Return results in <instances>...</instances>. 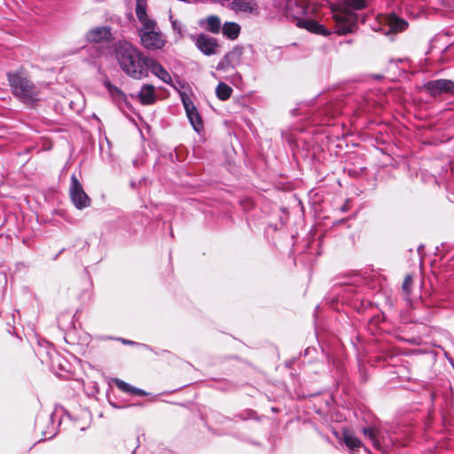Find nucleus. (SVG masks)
<instances>
[{"label": "nucleus", "instance_id": "obj_1", "mask_svg": "<svg viewBox=\"0 0 454 454\" xmlns=\"http://www.w3.org/2000/svg\"><path fill=\"white\" fill-rule=\"evenodd\" d=\"M115 58L121 69L129 77L141 80L148 76L146 57L137 47L127 41L118 42L115 46Z\"/></svg>", "mask_w": 454, "mask_h": 454}, {"label": "nucleus", "instance_id": "obj_2", "mask_svg": "<svg viewBox=\"0 0 454 454\" xmlns=\"http://www.w3.org/2000/svg\"><path fill=\"white\" fill-rule=\"evenodd\" d=\"M7 78L14 97L27 105L39 100L40 89L22 73H8Z\"/></svg>", "mask_w": 454, "mask_h": 454}, {"label": "nucleus", "instance_id": "obj_3", "mask_svg": "<svg viewBox=\"0 0 454 454\" xmlns=\"http://www.w3.org/2000/svg\"><path fill=\"white\" fill-rule=\"evenodd\" d=\"M288 11L296 21L298 27L305 28L317 35H330V31L314 20V9L310 5L302 2H295L294 4H289Z\"/></svg>", "mask_w": 454, "mask_h": 454}, {"label": "nucleus", "instance_id": "obj_4", "mask_svg": "<svg viewBox=\"0 0 454 454\" xmlns=\"http://www.w3.org/2000/svg\"><path fill=\"white\" fill-rule=\"evenodd\" d=\"M138 35L141 44L146 50H161L167 43L166 36L157 25L150 26V28H147L146 26L141 27L138 29Z\"/></svg>", "mask_w": 454, "mask_h": 454}, {"label": "nucleus", "instance_id": "obj_5", "mask_svg": "<svg viewBox=\"0 0 454 454\" xmlns=\"http://www.w3.org/2000/svg\"><path fill=\"white\" fill-rule=\"evenodd\" d=\"M70 199L77 209H83L90 206L91 200L84 192L83 187L77 176L73 174L69 187Z\"/></svg>", "mask_w": 454, "mask_h": 454}, {"label": "nucleus", "instance_id": "obj_6", "mask_svg": "<svg viewBox=\"0 0 454 454\" xmlns=\"http://www.w3.org/2000/svg\"><path fill=\"white\" fill-rule=\"evenodd\" d=\"M244 53V47L235 45L230 51H228L223 58L218 62L216 69L219 71L234 70L242 62V56Z\"/></svg>", "mask_w": 454, "mask_h": 454}, {"label": "nucleus", "instance_id": "obj_7", "mask_svg": "<svg viewBox=\"0 0 454 454\" xmlns=\"http://www.w3.org/2000/svg\"><path fill=\"white\" fill-rule=\"evenodd\" d=\"M424 88L434 98L442 94L454 95V82L449 79L429 81L424 84Z\"/></svg>", "mask_w": 454, "mask_h": 454}, {"label": "nucleus", "instance_id": "obj_8", "mask_svg": "<svg viewBox=\"0 0 454 454\" xmlns=\"http://www.w3.org/2000/svg\"><path fill=\"white\" fill-rule=\"evenodd\" d=\"M196 47L206 56H212L218 52L220 47L216 38L200 33L192 36Z\"/></svg>", "mask_w": 454, "mask_h": 454}, {"label": "nucleus", "instance_id": "obj_9", "mask_svg": "<svg viewBox=\"0 0 454 454\" xmlns=\"http://www.w3.org/2000/svg\"><path fill=\"white\" fill-rule=\"evenodd\" d=\"M229 10L235 13L259 15L260 8L257 0H230Z\"/></svg>", "mask_w": 454, "mask_h": 454}, {"label": "nucleus", "instance_id": "obj_10", "mask_svg": "<svg viewBox=\"0 0 454 454\" xmlns=\"http://www.w3.org/2000/svg\"><path fill=\"white\" fill-rule=\"evenodd\" d=\"M335 33L339 35H346L352 33L356 27V20L352 15L348 13L334 14Z\"/></svg>", "mask_w": 454, "mask_h": 454}, {"label": "nucleus", "instance_id": "obj_11", "mask_svg": "<svg viewBox=\"0 0 454 454\" xmlns=\"http://www.w3.org/2000/svg\"><path fill=\"white\" fill-rule=\"evenodd\" d=\"M361 281L358 278H348L347 281L339 283L341 290L338 294L341 296L342 300L347 301L352 300L353 297L359 294L360 287L357 283Z\"/></svg>", "mask_w": 454, "mask_h": 454}, {"label": "nucleus", "instance_id": "obj_12", "mask_svg": "<svg viewBox=\"0 0 454 454\" xmlns=\"http://www.w3.org/2000/svg\"><path fill=\"white\" fill-rule=\"evenodd\" d=\"M112 33L110 27H96L89 30L86 39L90 43L107 42L111 39Z\"/></svg>", "mask_w": 454, "mask_h": 454}, {"label": "nucleus", "instance_id": "obj_13", "mask_svg": "<svg viewBox=\"0 0 454 454\" xmlns=\"http://www.w3.org/2000/svg\"><path fill=\"white\" fill-rule=\"evenodd\" d=\"M148 72L151 71L153 74L161 80L167 84L172 83V78L167 69L157 60L153 58L147 59Z\"/></svg>", "mask_w": 454, "mask_h": 454}, {"label": "nucleus", "instance_id": "obj_14", "mask_svg": "<svg viewBox=\"0 0 454 454\" xmlns=\"http://www.w3.org/2000/svg\"><path fill=\"white\" fill-rule=\"evenodd\" d=\"M198 25L204 30L217 35L221 32L222 21L217 15H209L204 19H200L198 21Z\"/></svg>", "mask_w": 454, "mask_h": 454}, {"label": "nucleus", "instance_id": "obj_15", "mask_svg": "<svg viewBox=\"0 0 454 454\" xmlns=\"http://www.w3.org/2000/svg\"><path fill=\"white\" fill-rule=\"evenodd\" d=\"M136 15L142 27L146 26L150 28V26H156V21L150 19L147 15V5L145 0H137L136 4Z\"/></svg>", "mask_w": 454, "mask_h": 454}, {"label": "nucleus", "instance_id": "obj_16", "mask_svg": "<svg viewBox=\"0 0 454 454\" xmlns=\"http://www.w3.org/2000/svg\"><path fill=\"white\" fill-rule=\"evenodd\" d=\"M137 98L142 105L146 106L153 104L157 99L154 86L148 83L144 84L137 93Z\"/></svg>", "mask_w": 454, "mask_h": 454}, {"label": "nucleus", "instance_id": "obj_17", "mask_svg": "<svg viewBox=\"0 0 454 454\" xmlns=\"http://www.w3.org/2000/svg\"><path fill=\"white\" fill-rule=\"evenodd\" d=\"M342 435L344 444L349 449L352 454H356L362 446L361 441L347 429L343 430Z\"/></svg>", "mask_w": 454, "mask_h": 454}, {"label": "nucleus", "instance_id": "obj_18", "mask_svg": "<svg viewBox=\"0 0 454 454\" xmlns=\"http://www.w3.org/2000/svg\"><path fill=\"white\" fill-rule=\"evenodd\" d=\"M240 26L233 21L225 22L223 25H222L221 28L223 36L229 40L237 39L240 34Z\"/></svg>", "mask_w": 454, "mask_h": 454}, {"label": "nucleus", "instance_id": "obj_19", "mask_svg": "<svg viewBox=\"0 0 454 454\" xmlns=\"http://www.w3.org/2000/svg\"><path fill=\"white\" fill-rule=\"evenodd\" d=\"M113 382L115 384V386L121 390L124 393H130L134 395H137L139 396H146L149 394L145 392L144 389L136 387L131 386L130 384L123 381L122 380H120L118 378L113 379Z\"/></svg>", "mask_w": 454, "mask_h": 454}, {"label": "nucleus", "instance_id": "obj_20", "mask_svg": "<svg viewBox=\"0 0 454 454\" xmlns=\"http://www.w3.org/2000/svg\"><path fill=\"white\" fill-rule=\"evenodd\" d=\"M103 84L115 101L123 102L126 106L129 105L126 95L118 87L112 84L109 79L104 80Z\"/></svg>", "mask_w": 454, "mask_h": 454}, {"label": "nucleus", "instance_id": "obj_21", "mask_svg": "<svg viewBox=\"0 0 454 454\" xmlns=\"http://www.w3.org/2000/svg\"><path fill=\"white\" fill-rule=\"evenodd\" d=\"M387 24L389 29L395 33L404 31L408 27V22L395 13L387 17Z\"/></svg>", "mask_w": 454, "mask_h": 454}, {"label": "nucleus", "instance_id": "obj_22", "mask_svg": "<svg viewBox=\"0 0 454 454\" xmlns=\"http://www.w3.org/2000/svg\"><path fill=\"white\" fill-rule=\"evenodd\" d=\"M186 115L196 132L200 133L201 130H203V121L196 107L186 112Z\"/></svg>", "mask_w": 454, "mask_h": 454}, {"label": "nucleus", "instance_id": "obj_23", "mask_svg": "<svg viewBox=\"0 0 454 454\" xmlns=\"http://www.w3.org/2000/svg\"><path fill=\"white\" fill-rule=\"evenodd\" d=\"M232 91L233 90L228 84L219 82L215 89V95L218 99L225 101L231 98Z\"/></svg>", "mask_w": 454, "mask_h": 454}, {"label": "nucleus", "instance_id": "obj_24", "mask_svg": "<svg viewBox=\"0 0 454 454\" xmlns=\"http://www.w3.org/2000/svg\"><path fill=\"white\" fill-rule=\"evenodd\" d=\"M363 433L372 442L375 448L380 449V430L372 427H364Z\"/></svg>", "mask_w": 454, "mask_h": 454}, {"label": "nucleus", "instance_id": "obj_25", "mask_svg": "<svg viewBox=\"0 0 454 454\" xmlns=\"http://www.w3.org/2000/svg\"><path fill=\"white\" fill-rule=\"evenodd\" d=\"M344 4L354 10H363L366 7V0H343Z\"/></svg>", "mask_w": 454, "mask_h": 454}, {"label": "nucleus", "instance_id": "obj_26", "mask_svg": "<svg viewBox=\"0 0 454 454\" xmlns=\"http://www.w3.org/2000/svg\"><path fill=\"white\" fill-rule=\"evenodd\" d=\"M169 20L171 22V27H172V29L175 33H176L179 37H182L183 36V25L182 23L177 20H174L173 19V16L170 14L169 15Z\"/></svg>", "mask_w": 454, "mask_h": 454}, {"label": "nucleus", "instance_id": "obj_27", "mask_svg": "<svg viewBox=\"0 0 454 454\" xmlns=\"http://www.w3.org/2000/svg\"><path fill=\"white\" fill-rule=\"evenodd\" d=\"M181 99H182V103L184 105V107L185 109V113L188 112L189 110L196 107L192 102V100L191 99V98L185 94V93H181Z\"/></svg>", "mask_w": 454, "mask_h": 454}, {"label": "nucleus", "instance_id": "obj_28", "mask_svg": "<svg viewBox=\"0 0 454 454\" xmlns=\"http://www.w3.org/2000/svg\"><path fill=\"white\" fill-rule=\"evenodd\" d=\"M411 283H412L411 275H410V274L406 275L405 278L403 280V283L402 285L403 291L405 293L406 295H410V294H411Z\"/></svg>", "mask_w": 454, "mask_h": 454}, {"label": "nucleus", "instance_id": "obj_29", "mask_svg": "<svg viewBox=\"0 0 454 454\" xmlns=\"http://www.w3.org/2000/svg\"><path fill=\"white\" fill-rule=\"evenodd\" d=\"M215 4H220L222 6L228 8V4L230 0H209Z\"/></svg>", "mask_w": 454, "mask_h": 454}, {"label": "nucleus", "instance_id": "obj_30", "mask_svg": "<svg viewBox=\"0 0 454 454\" xmlns=\"http://www.w3.org/2000/svg\"><path fill=\"white\" fill-rule=\"evenodd\" d=\"M120 340L123 343V344H126V345H136L137 344V342L133 341V340H126V339H120Z\"/></svg>", "mask_w": 454, "mask_h": 454}, {"label": "nucleus", "instance_id": "obj_31", "mask_svg": "<svg viewBox=\"0 0 454 454\" xmlns=\"http://www.w3.org/2000/svg\"><path fill=\"white\" fill-rule=\"evenodd\" d=\"M109 403H110V404H111V406H113L114 408H118V409H120V408H123V406L118 405L116 403H114V402L111 401V400H109Z\"/></svg>", "mask_w": 454, "mask_h": 454}, {"label": "nucleus", "instance_id": "obj_32", "mask_svg": "<svg viewBox=\"0 0 454 454\" xmlns=\"http://www.w3.org/2000/svg\"><path fill=\"white\" fill-rule=\"evenodd\" d=\"M318 123H321V124H329V120H322L320 121Z\"/></svg>", "mask_w": 454, "mask_h": 454}, {"label": "nucleus", "instance_id": "obj_33", "mask_svg": "<svg viewBox=\"0 0 454 454\" xmlns=\"http://www.w3.org/2000/svg\"><path fill=\"white\" fill-rule=\"evenodd\" d=\"M247 413L249 414V418H252V414L254 413L253 411H248Z\"/></svg>", "mask_w": 454, "mask_h": 454}, {"label": "nucleus", "instance_id": "obj_34", "mask_svg": "<svg viewBox=\"0 0 454 454\" xmlns=\"http://www.w3.org/2000/svg\"><path fill=\"white\" fill-rule=\"evenodd\" d=\"M423 249V246H419V248H418V252L419 253L421 250Z\"/></svg>", "mask_w": 454, "mask_h": 454}, {"label": "nucleus", "instance_id": "obj_35", "mask_svg": "<svg viewBox=\"0 0 454 454\" xmlns=\"http://www.w3.org/2000/svg\"><path fill=\"white\" fill-rule=\"evenodd\" d=\"M135 185H136V184H135V182H131V183H130V186H131V187H133V188H134V187H135Z\"/></svg>", "mask_w": 454, "mask_h": 454}, {"label": "nucleus", "instance_id": "obj_36", "mask_svg": "<svg viewBox=\"0 0 454 454\" xmlns=\"http://www.w3.org/2000/svg\"><path fill=\"white\" fill-rule=\"evenodd\" d=\"M135 405H141V404L140 403H137V404L132 403V404H130V406H135Z\"/></svg>", "mask_w": 454, "mask_h": 454}, {"label": "nucleus", "instance_id": "obj_37", "mask_svg": "<svg viewBox=\"0 0 454 454\" xmlns=\"http://www.w3.org/2000/svg\"><path fill=\"white\" fill-rule=\"evenodd\" d=\"M12 321L14 322V315H12Z\"/></svg>", "mask_w": 454, "mask_h": 454}, {"label": "nucleus", "instance_id": "obj_38", "mask_svg": "<svg viewBox=\"0 0 454 454\" xmlns=\"http://www.w3.org/2000/svg\"><path fill=\"white\" fill-rule=\"evenodd\" d=\"M49 420H52V415L50 416Z\"/></svg>", "mask_w": 454, "mask_h": 454}, {"label": "nucleus", "instance_id": "obj_39", "mask_svg": "<svg viewBox=\"0 0 454 454\" xmlns=\"http://www.w3.org/2000/svg\"><path fill=\"white\" fill-rule=\"evenodd\" d=\"M0 317H2V312L0 311Z\"/></svg>", "mask_w": 454, "mask_h": 454}]
</instances>
